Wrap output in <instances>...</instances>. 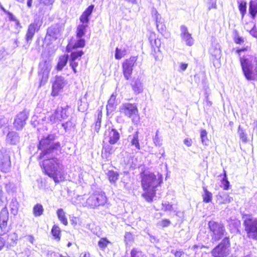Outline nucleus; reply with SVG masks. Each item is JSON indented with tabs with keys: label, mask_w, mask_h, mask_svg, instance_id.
<instances>
[{
	"label": "nucleus",
	"mask_w": 257,
	"mask_h": 257,
	"mask_svg": "<svg viewBox=\"0 0 257 257\" xmlns=\"http://www.w3.org/2000/svg\"><path fill=\"white\" fill-rule=\"evenodd\" d=\"M38 148L41 151L39 159H44L42 166L45 173L56 183H59L62 179L63 166L61 161L55 157L61 153V144L57 140L56 136L49 134L43 137L40 140Z\"/></svg>",
	"instance_id": "nucleus-1"
},
{
	"label": "nucleus",
	"mask_w": 257,
	"mask_h": 257,
	"mask_svg": "<svg viewBox=\"0 0 257 257\" xmlns=\"http://www.w3.org/2000/svg\"><path fill=\"white\" fill-rule=\"evenodd\" d=\"M141 184L145 191L142 196L149 202H152L156 195V188L162 182V176L159 175L158 178L153 173L150 172H142L140 174Z\"/></svg>",
	"instance_id": "nucleus-2"
},
{
	"label": "nucleus",
	"mask_w": 257,
	"mask_h": 257,
	"mask_svg": "<svg viewBox=\"0 0 257 257\" xmlns=\"http://www.w3.org/2000/svg\"><path fill=\"white\" fill-rule=\"evenodd\" d=\"M242 71L248 80H257V57L246 55L240 58Z\"/></svg>",
	"instance_id": "nucleus-3"
},
{
	"label": "nucleus",
	"mask_w": 257,
	"mask_h": 257,
	"mask_svg": "<svg viewBox=\"0 0 257 257\" xmlns=\"http://www.w3.org/2000/svg\"><path fill=\"white\" fill-rule=\"evenodd\" d=\"M244 230L249 238L257 240V217L245 214L242 217Z\"/></svg>",
	"instance_id": "nucleus-4"
},
{
	"label": "nucleus",
	"mask_w": 257,
	"mask_h": 257,
	"mask_svg": "<svg viewBox=\"0 0 257 257\" xmlns=\"http://www.w3.org/2000/svg\"><path fill=\"white\" fill-rule=\"evenodd\" d=\"M209 229L212 232V239L214 241H218L226 234L225 227L223 224L214 221H210L208 223Z\"/></svg>",
	"instance_id": "nucleus-5"
},
{
	"label": "nucleus",
	"mask_w": 257,
	"mask_h": 257,
	"mask_svg": "<svg viewBox=\"0 0 257 257\" xmlns=\"http://www.w3.org/2000/svg\"><path fill=\"white\" fill-rule=\"evenodd\" d=\"M106 197L104 192H96L91 195L86 200V205L94 208L99 206L104 205L106 202Z\"/></svg>",
	"instance_id": "nucleus-6"
},
{
	"label": "nucleus",
	"mask_w": 257,
	"mask_h": 257,
	"mask_svg": "<svg viewBox=\"0 0 257 257\" xmlns=\"http://www.w3.org/2000/svg\"><path fill=\"white\" fill-rule=\"evenodd\" d=\"M229 244V238L226 236L225 237L221 242L212 250L213 256L214 257H225L227 256L229 253L228 248Z\"/></svg>",
	"instance_id": "nucleus-7"
},
{
	"label": "nucleus",
	"mask_w": 257,
	"mask_h": 257,
	"mask_svg": "<svg viewBox=\"0 0 257 257\" xmlns=\"http://www.w3.org/2000/svg\"><path fill=\"white\" fill-rule=\"evenodd\" d=\"M51 67L50 62L46 60H43L40 62L38 75L41 80V84H44L47 81Z\"/></svg>",
	"instance_id": "nucleus-8"
},
{
	"label": "nucleus",
	"mask_w": 257,
	"mask_h": 257,
	"mask_svg": "<svg viewBox=\"0 0 257 257\" xmlns=\"http://www.w3.org/2000/svg\"><path fill=\"white\" fill-rule=\"evenodd\" d=\"M11 167L10 157L7 151L4 148L0 150V170L4 173L10 171Z\"/></svg>",
	"instance_id": "nucleus-9"
},
{
	"label": "nucleus",
	"mask_w": 257,
	"mask_h": 257,
	"mask_svg": "<svg viewBox=\"0 0 257 257\" xmlns=\"http://www.w3.org/2000/svg\"><path fill=\"white\" fill-rule=\"evenodd\" d=\"M137 60V57L133 56L130 57L128 59L125 60V61L123 62V74L126 80H128L131 78L133 70V67Z\"/></svg>",
	"instance_id": "nucleus-10"
},
{
	"label": "nucleus",
	"mask_w": 257,
	"mask_h": 257,
	"mask_svg": "<svg viewBox=\"0 0 257 257\" xmlns=\"http://www.w3.org/2000/svg\"><path fill=\"white\" fill-rule=\"evenodd\" d=\"M9 218L8 209L5 207L0 212V236L4 235L9 230L8 227Z\"/></svg>",
	"instance_id": "nucleus-11"
},
{
	"label": "nucleus",
	"mask_w": 257,
	"mask_h": 257,
	"mask_svg": "<svg viewBox=\"0 0 257 257\" xmlns=\"http://www.w3.org/2000/svg\"><path fill=\"white\" fill-rule=\"evenodd\" d=\"M28 117L29 114L26 111L19 112L14 119V127L18 131L22 130L25 125Z\"/></svg>",
	"instance_id": "nucleus-12"
},
{
	"label": "nucleus",
	"mask_w": 257,
	"mask_h": 257,
	"mask_svg": "<svg viewBox=\"0 0 257 257\" xmlns=\"http://www.w3.org/2000/svg\"><path fill=\"white\" fill-rule=\"evenodd\" d=\"M105 139L107 140L110 145H115L120 139V134L114 128H108L104 133Z\"/></svg>",
	"instance_id": "nucleus-13"
},
{
	"label": "nucleus",
	"mask_w": 257,
	"mask_h": 257,
	"mask_svg": "<svg viewBox=\"0 0 257 257\" xmlns=\"http://www.w3.org/2000/svg\"><path fill=\"white\" fill-rule=\"evenodd\" d=\"M120 111L128 117H131L137 114L138 110L135 104L125 103L120 107Z\"/></svg>",
	"instance_id": "nucleus-14"
},
{
	"label": "nucleus",
	"mask_w": 257,
	"mask_h": 257,
	"mask_svg": "<svg viewBox=\"0 0 257 257\" xmlns=\"http://www.w3.org/2000/svg\"><path fill=\"white\" fill-rule=\"evenodd\" d=\"M64 27L62 25L56 24L48 28L47 35L56 40L61 36Z\"/></svg>",
	"instance_id": "nucleus-15"
},
{
	"label": "nucleus",
	"mask_w": 257,
	"mask_h": 257,
	"mask_svg": "<svg viewBox=\"0 0 257 257\" xmlns=\"http://www.w3.org/2000/svg\"><path fill=\"white\" fill-rule=\"evenodd\" d=\"M65 84L64 77L56 76L52 85V95L53 96L57 95L59 92L63 88Z\"/></svg>",
	"instance_id": "nucleus-16"
},
{
	"label": "nucleus",
	"mask_w": 257,
	"mask_h": 257,
	"mask_svg": "<svg viewBox=\"0 0 257 257\" xmlns=\"http://www.w3.org/2000/svg\"><path fill=\"white\" fill-rule=\"evenodd\" d=\"M180 30L181 37L182 39L185 42L186 44L189 46L193 45L194 44V39L191 36V34L188 32L187 28L184 25H182L180 27Z\"/></svg>",
	"instance_id": "nucleus-17"
},
{
	"label": "nucleus",
	"mask_w": 257,
	"mask_h": 257,
	"mask_svg": "<svg viewBox=\"0 0 257 257\" xmlns=\"http://www.w3.org/2000/svg\"><path fill=\"white\" fill-rule=\"evenodd\" d=\"M128 140L130 142L131 146L135 148L134 150L136 152H138L141 149L138 131H136L132 135H129L128 137Z\"/></svg>",
	"instance_id": "nucleus-18"
},
{
	"label": "nucleus",
	"mask_w": 257,
	"mask_h": 257,
	"mask_svg": "<svg viewBox=\"0 0 257 257\" xmlns=\"http://www.w3.org/2000/svg\"><path fill=\"white\" fill-rule=\"evenodd\" d=\"M217 200L219 204H226L231 202L233 200L232 197L224 192H219L216 195Z\"/></svg>",
	"instance_id": "nucleus-19"
},
{
	"label": "nucleus",
	"mask_w": 257,
	"mask_h": 257,
	"mask_svg": "<svg viewBox=\"0 0 257 257\" xmlns=\"http://www.w3.org/2000/svg\"><path fill=\"white\" fill-rule=\"evenodd\" d=\"M57 114L59 117V121L65 120L68 118L70 114V107L68 106L65 107H58L57 109Z\"/></svg>",
	"instance_id": "nucleus-20"
},
{
	"label": "nucleus",
	"mask_w": 257,
	"mask_h": 257,
	"mask_svg": "<svg viewBox=\"0 0 257 257\" xmlns=\"http://www.w3.org/2000/svg\"><path fill=\"white\" fill-rule=\"evenodd\" d=\"M131 84L135 94H139L143 91V85L139 78H134Z\"/></svg>",
	"instance_id": "nucleus-21"
},
{
	"label": "nucleus",
	"mask_w": 257,
	"mask_h": 257,
	"mask_svg": "<svg viewBox=\"0 0 257 257\" xmlns=\"http://www.w3.org/2000/svg\"><path fill=\"white\" fill-rule=\"evenodd\" d=\"M210 53L216 59H219L221 55L220 46L218 43H212L209 50Z\"/></svg>",
	"instance_id": "nucleus-22"
},
{
	"label": "nucleus",
	"mask_w": 257,
	"mask_h": 257,
	"mask_svg": "<svg viewBox=\"0 0 257 257\" xmlns=\"http://www.w3.org/2000/svg\"><path fill=\"white\" fill-rule=\"evenodd\" d=\"M19 136L16 132H9L7 135L6 139L7 143L11 145H16L19 142Z\"/></svg>",
	"instance_id": "nucleus-23"
},
{
	"label": "nucleus",
	"mask_w": 257,
	"mask_h": 257,
	"mask_svg": "<svg viewBox=\"0 0 257 257\" xmlns=\"http://www.w3.org/2000/svg\"><path fill=\"white\" fill-rule=\"evenodd\" d=\"M18 240V236L15 232L10 234L9 235V240L6 244L7 247L10 248L11 247L16 246Z\"/></svg>",
	"instance_id": "nucleus-24"
},
{
	"label": "nucleus",
	"mask_w": 257,
	"mask_h": 257,
	"mask_svg": "<svg viewBox=\"0 0 257 257\" xmlns=\"http://www.w3.org/2000/svg\"><path fill=\"white\" fill-rule=\"evenodd\" d=\"M111 145L106 144L105 145L102 150V156L105 157L106 159H108V157L114 152V149L111 146Z\"/></svg>",
	"instance_id": "nucleus-25"
},
{
	"label": "nucleus",
	"mask_w": 257,
	"mask_h": 257,
	"mask_svg": "<svg viewBox=\"0 0 257 257\" xmlns=\"http://www.w3.org/2000/svg\"><path fill=\"white\" fill-rule=\"evenodd\" d=\"M249 14L252 19H254L257 14V2L251 1L249 4Z\"/></svg>",
	"instance_id": "nucleus-26"
},
{
	"label": "nucleus",
	"mask_w": 257,
	"mask_h": 257,
	"mask_svg": "<svg viewBox=\"0 0 257 257\" xmlns=\"http://www.w3.org/2000/svg\"><path fill=\"white\" fill-rule=\"evenodd\" d=\"M9 206L11 213L14 215H17L19 210V204L16 198H13L12 199Z\"/></svg>",
	"instance_id": "nucleus-27"
},
{
	"label": "nucleus",
	"mask_w": 257,
	"mask_h": 257,
	"mask_svg": "<svg viewBox=\"0 0 257 257\" xmlns=\"http://www.w3.org/2000/svg\"><path fill=\"white\" fill-rule=\"evenodd\" d=\"M106 174L111 184H115L116 181L118 179V173L113 170H110L108 171Z\"/></svg>",
	"instance_id": "nucleus-28"
},
{
	"label": "nucleus",
	"mask_w": 257,
	"mask_h": 257,
	"mask_svg": "<svg viewBox=\"0 0 257 257\" xmlns=\"http://www.w3.org/2000/svg\"><path fill=\"white\" fill-rule=\"evenodd\" d=\"M39 29L36 27H33V25H29L28 27V31L26 35V39L27 42L28 43L29 41L32 40L36 31H38Z\"/></svg>",
	"instance_id": "nucleus-29"
},
{
	"label": "nucleus",
	"mask_w": 257,
	"mask_h": 257,
	"mask_svg": "<svg viewBox=\"0 0 257 257\" xmlns=\"http://www.w3.org/2000/svg\"><path fill=\"white\" fill-rule=\"evenodd\" d=\"M116 98V96L112 94L109 99L108 101L107 104L106 105V109L107 112H112L115 109V100Z\"/></svg>",
	"instance_id": "nucleus-30"
},
{
	"label": "nucleus",
	"mask_w": 257,
	"mask_h": 257,
	"mask_svg": "<svg viewBox=\"0 0 257 257\" xmlns=\"http://www.w3.org/2000/svg\"><path fill=\"white\" fill-rule=\"evenodd\" d=\"M204 193L202 194L203 201L205 203H209L212 199V194L209 192L206 187H203Z\"/></svg>",
	"instance_id": "nucleus-31"
},
{
	"label": "nucleus",
	"mask_w": 257,
	"mask_h": 257,
	"mask_svg": "<svg viewBox=\"0 0 257 257\" xmlns=\"http://www.w3.org/2000/svg\"><path fill=\"white\" fill-rule=\"evenodd\" d=\"M87 26V24H81L78 26L76 31L77 38L82 37L85 34Z\"/></svg>",
	"instance_id": "nucleus-32"
},
{
	"label": "nucleus",
	"mask_w": 257,
	"mask_h": 257,
	"mask_svg": "<svg viewBox=\"0 0 257 257\" xmlns=\"http://www.w3.org/2000/svg\"><path fill=\"white\" fill-rule=\"evenodd\" d=\"M33 212L35 217L40 216L44 212L43 206L41 204H36L33 207Z\"/></svg>",
	"instance_id": "nucleus-33"
},
{
	"label": "nucleus",
	"mask_w": 257,
	"mask_h": 257,
	"mask_svg": "<svg viewBox=\"0 0 257 257\" xmlns=\"http://www.w3.org/2000/svg\"><path fill=\"white\" fill-rule=\"evenodd\" d=\"M57 215L60 221L65 225L68 224L67 219L66 217L65 213L61 208L59 209L57 212Z\"/></svg>",
	"instance_id": "nucleus-34"
},
{
	"label": "nucleus",
	"mask_w": 257,
	"mask_h": 257,
	"mask_svg": "<svg viewBox=\"0 0 257 257\" xmlns=\"http://www.w3.org/2000/svg\"><path fill=\"white\" fill-rule=\"evenodd\" d=\"M51 233L54 237L55 239H57L58 240L60 239L61 230L60 227L58 225H54L53 226L51 229Z\"/></svg>",
	"instance_id": "nucleus-35"
},
{
	"label": "nucleus",
	"mask_w": 257,
	"mask_h": 257,
	"mask_svg": "<svg viewBox=\"0 0 257 257\" xmlns=\"http://www.w3.org/2000/svg\"><path fill=\"white\" fill-rule=\"evenodd\" d=\"M68 61V55L63 56L60 57L59 62L57 66V69L61 70L66 65Z\"/></svg>",
	"instance_id": "nucleus-36"
},
{
	"label": "nucleus",
	"mask_w": 257,
	"mask_h": 257,
	"mask_svg": "<svg viewBox=\"0 0 257 257\" xmlns=\"http://www.w3.org/2000/svg\"><path fill=\"white\" fill-rule=\"evenodd\" d=\"M237 133L241 141L244 144L246 143L247 142V134L245 131L241 127L240 125L238 126Z\"/></svg>",
	"instance_id": "nucleus-37"
},
{
	"label": "nucleus",
	"mask_w": 257,
	"mask_h": 257,
	"mask_svg": "<svg viewBox=\"0 0 257 257\" xmlns=\"http://www.w3.org/2000/svg\"><path fill=\"white\" fill-rule=\"evenodd\" d=\"M149 40L152 47H157L159 48L160 47L161 41L160 39H156L154 35L150 36Z\"/></svg>",
	"instance_id": "nucleus-38"
},
{
	"label": "nucleus",
	"mask_w": 257,
	"mask_h": 257,
	"mask_svg": "<svg viewBox=\"0 0 257 257\" xmlns=\"http://www.w3.org/2000/svg\"><path fill=\"white\" fill-rule=\"evenodd\" d=\"M77 40L72 47L73 49L84 47L85 45V41L82 37L77 38Z\"/></svg>",
	"instance_id": "nucleus-39"
},
{
	"label": "nucleus",
	"mask_w": 257,
	"mask_h": 257,
	"mask_svg": "<svg viewBox=\"0 0 257 257\" xmlns=\"http://www.w3.org/2000/svg\"><path fill=\"white\" fill-rule=\"evenodd\" d=\"M83 54L84 52L82 50L73 51L70 54L69 59L76 60V59H79V60Z\"/></svg>",
	"instance_id": "nucleus-40"
},
{
	"label": "nucleus",
	"mask_w": 257,
	"mask_h": 257,
	"mask_svg": "<svg viewBox=\"0 0 257 257\" xmlns=\"http://www.w3.org/2000/svg\"><path fill=\"white\" fill-rule=\"evenodd\" d=\"M221 183L223 185V188L225 190H228L229 188L230 183L227 180L226 171L224 170V177L221 180Z\"/></svg>",
	"instance_id": "nucleus-41"
},
{
	"label": "nucleus",
	"mask_w": 257,
	"mask_h": 257,
	"mask_svg": "<svg viewBox=\"0 0 257 257\" xmlns=\"http://www.w3.org/2000/svg\"><path fill=\"white\" fill-rule=\"evenodd\" d=\"M110 243V242L107 238H101L98 242V245L101 249L104 250Z\"/></svg>",
	"instance_id": "nucleus-42"
},
{
	"label": "nucleus",
	"mask_w": 257,
	"mask_h": 257,
	"mask_svg": "<svg viewBox=\"0 0 257 257\" xmlns=\"http://www.w3.org/2000/svg\"><path fill=\"white\" fill-rule=\"evenodd\" d=\"M207 132L205 130H201L200 132V138L202 143L204 145H208V140L207 139Z\"/></svg>",
	"instance_id": "nucleus-43"
},
{
	"label": "nucleus",
	"mask_w": 257,
	"mask_h": 257,
	"mask_svg": "<svg viewBox=\"0 0 257 257\" xmlns=\"http://www.w3.org/2000/svg\"><path fill=\"white\" fill-rule=\"evenodd\" d=\"M42 24V20L41 18L38 16H36L34 19V22L31 23L30 25H33V27L39 29Z\"/></svg>",
	"instance_id": "nucleus-44"
},
{
	"label": "nucleus",
	"mask_w": 257,
	"mask_h": 257,
	"mask_svg": "<svg viewBox=\"0 0 257 257\" xmlns=\"http://www.w3.org/2000/svg\"><path fill=\"white\" fill-rule=\"evenodd\" d=\"M239 10L242 15L243 18L246 12V3L245 2H241L238 6Z\"/></svg>",
	"instance_id": "nucleus-45"
},
{
	"label": "nucleus",
	"mask_w": 257,
	"mask_h": 257,
	"mask_svg": "<svg viewBox=\"0 0 257 257\" xmlns=\"http://www.w3.org/2000/svg\"><path fill=\"white\" fill-rule=\"evenodd\" d=\"M131 257H144L143 252L137 248H133L131 252Z\"/></svg>",
	"instance_id": "nucleus-46"
},
{
	"label": "nucleus",
	"mask_w": 257,
	"mask_h": 257,
	"mask_svg": "<svg viewBox=\"0 0 257 257\" xmlns=\"http://www.w3.org/2000/svg\"><path fill=\"white\" fill-rule=\"evenodd\" d=\"M158 133L159 131L157 130L153 138V142L156 146L160 147L162 145V140L159 137Z\"/></svg>",
	"instance_id": "nucleus-47"
},
{
	"label": "nucleus",
	"mask_w": 257,
	"mask_h": 257,
	"mask_svg": "<svg viewBox=\"0 0 257 257\" xmlns=\"http://www.w3.org/2000/svg\"><path fill=\"white\" fill-rule=\"evenodd\" d=\"M74 125V124L71 120H68L66 122L62 123V126L65 130V132H67V130L73 127Z\"/></svg>",
	"instance_id": "nucleus-48"
},
{
	"label": "nucleus",
	"mask_w": 257,
	"mask_h": 257,
	"mask_svg": "<svg viewBox=\"0 0 257 257\" xmlns=\"http://www.w3.org/2000/svg\"><path fill=\"white\" fill-rule=\"evenodd\" d=\"M48 119H49V121L51 123L56 122L57 121H59V117H58V115L57 114V110L56 109L54 114L51 115Z\"/></svg>",
	"instance_id": "nucleus-49"
},
{
	"label": "nucleus",
	"mask_w": 257,
	"mask_h": 257,
	"mask_svg": "<svg viewBox=\"0 0 257 257\" xmlns=\"http://www.w3.org/2000/svg\"><path fill=\"white\" fill-rule=\"evenodd\" d=\"M163 208L162 209L165 211H172L173 209V206L172 204H170L168 202L165 201L162 203Z\"/></svg>",
	"instance_id": "nucleus-50"
},
{
	"label": "nucleus",
	"mask_w": 257,
	"mask_h": 257,
	"mask_svg": "<svg viewBox=\"0 0 257 257\" xmlns=\"http://www.w3.org/2000/svg\"><path fill=\"white\" fill-rule=\"evenodd\" d=\"M156 27L159 32H160L162 35H165L166 31V27L164 23L158 25Z\"/></svg>",
	"instance_id": "nucleus-51"
},
{
	"label": "nucleus",
	"mask_w": 257,
	"mask_h": 257,
	"mask_svg": "<svg viewBox=\"0 0 257 257\" xmlns=\"http://www.w3.org/2000/svg\"><path fill=\"white\" fill-rule=\"evenodd\" d=\"M134 239V235L132 233L127 232L125 233L124 241L127 243L129 241H132Z\"/></svg>",
	"instance_id": "nucleus-52"
},
{
	"label": "nucleus",
	"mask_w": 257,
	"mask_h": 257,
	"mask_svg": "<svg viewBox=\"0 0 257 257\" xmlns=\"http://www.w3.org/2000/svg\"><path fill=\"white\" fill-rule=\"evenodd\" d=\"M89 16L86 14H84V13L82 14L80 18V20L81 22L82 23V24H87L89 20Z\"/></svg>",
	"instance_id": "nucleus-53"
},
{
	"label": "nucleus",
	"mask_w": 257,
	"mask_h": 257,
	"mask_svg": "<svg viewBox=\"0 0 257 257\" xmlns=\"http://www.w3.org/2000/svg\"><path fill=\"white\" fill-rule=\"evenodd\" d=\"M2 9L4 11V12H5V13L7 15L8 18L10 21H13V22L14 21H16V18L13 15V14L12 13L8 11H6L4 8H2Z\"/></svg>",
	"instance_id": "nucleus-54"
},
{
	"label": "nucleus",
	"mask_w": 257,
	"mask_h": 257,
	"mask_svg": "<svg viewBox=\"0 0 257 257\" xmlns=\"http://www.w3.org/2000/svg\"><path fill=\"white\" fill-rule=\"evenodd\" d=\"M94 7V5H91L86 9V10L83 13L86 14L88 16H90L92 14Z\"/></svg>",
	"instance_id": "nucleus-55"
},
{
	"label": "nucleus",
	"mask_w": 257,
	"mask_h": 257,
	"mask_svg": "<svg viewBox=\"0 0 257 257\" xmlns=\"http://www.w3.org/2000/svg\"><path fill=\"white\" fill-rule=\"evenodd\" d=\"M69 61H70V65L71 66L74 72L75 73H76L77 72L76 68L78 66V63L76 62L75 61V60H74L69 59Z\"/></svg>",
	"instance_id": "nucleus-56"
},
{
	"label": "nucleus",
	"mask_w": 257,
	"mask_h": 257,
	"mask_svg": "<svg viewBox=\"0 0 257 257\" xmlns=\"http://www.w3.org/2000/svg\"><path fill=\"white\" fill-rule=\"evenodd\" d=\"M250 34L254 38H257V30L255 28V25H254L253 28L249 32Z\"/></svg>",
	"instance_id": "nucleus-57"
},
{
	"label": "nucleus",
	"mask_w": 257,
	"mask_h": 257,
	"mask_svg": "<svg viewBox=\"0 0 257 257\" xmlns=\"http://www.w3.org/2000/svg\"><path fill=\"white\" fill-rule=\"evenodd\" d=\"M155 19L156 21V26H157L158 25L163 24L165 22L164 20L162 18L161 16H158V17L156 18Z\"/></svg>",
	"instance_id": "nucleus-58"
},
{
	"label": "nucleus",
	"mask_w": 257,
	"mask_h": 257,
	"mask_svg": "<svg viewBox=\"0 0 257 257\" xmlns=\"http://www.w3.org/2000/svg\"><path fill=\"white\" fill-rule=\"evenodd\" d=\"M7 123V119L3 116H0V128Z\"/></svg>",
	"instance_id": "nucleus-59"
},
{
	"label": "nucleus",
	"mask_w": 257,
	"mask_h": 257,
	"mask_svg": "<svg viewBox=\"0 0 257 257\" xmlns=\"http://www.w3.org/2000/svg\"><path fill=\"white\" fill-rule=\"evenodd\" d=\"M171 223V222L168 219H164L161 222V226L163 227L168 226Z\"/></svg>",
	"instance_id": "nucleus-60"
},
{
	"label": "nucleus",
	"mask_w": 257,
	"mask_h": 257,
	"mask_svg": "<svg viewBox=\"0 0 257 257\" xmlns=\"http://www.w3.org/2000/svg\"><path fill=\"white\" fill-rule=\"evenodd\" d=\"M152 15L154 19H156V18L158 17V16H160L161 15L159 14L157 11V10L155 8H153L152 10Z\"/></svg>",
	"instance_id": "nucleus-61"
},
{
	"label": "nucleus",
	"mask_w": 257,
	"mask_h": 257,
	"mask_svg": "<svg viewBox=\"0 0 257 257\" xmlns=\"http://www.w3.org/2000/svg\"><path fill=\"white\" fill-rule=\"evenodd\" d=\"M96 120L98 121H100L101 120L102 118V112L101 110H97L96 111Z\"/></svg>",
	"instance_id": "nucleus-62"
},
{
	"label": "nucleus",
	"mask_w": 257,
	"mask_h": 257,
	"mask_svg": "<svg viewBox=\"0 0 257 257\" xmlns=\"http://www.w3.org/2000/svg\"><path fill=\"white\" fill-rule=\"evenodd\" d=\"M100 126H101V122L96 121L94 128L95 131H96L97 133H98L100 129Z\"/></svg>",
	"instance_id": "nucleus-63"
},
{
	"label": "nucleus",
	"mask_w": 257,
	"mask_h": 257,
	"mask_svg": "<svg viewBox=\"0 0 257 257\" xmlns=\"http://www.w3.org/2000/svg\"><path fill=\"white\" fill-rule=\"evenodd\" d=\"M172 253H174L175 257H181L182 255L184 254L183 251L181 250L175 251L174 252V250H172Z\"/></svg>",
	"instance_id": "nucleus-64"
}]
</instances>
